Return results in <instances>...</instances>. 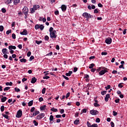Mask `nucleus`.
I'll list each match as a JSON object with an SVG mask.
<instances>
[{
	"instance_id": "nucleus-20",
	"label": "nucleus",
	"mask_w": 127,
	"mask_h": 127,
	"mask_svg": "<svg viewBox=\"0 0 127 127\" xmlns=\"http://www.w3.org/2000/svg\"><path fill=\"white\" fill-rule=\"evenodd\" d=\"M46 109V105H43L40 107V110L41 111H44V110Z\"/></svg>"
},
{
	"instance_id": "nucleus-36",
	"label": "nucleus",
	"mask_w": 127,
	"mask_h": 127,
	"mask_svg": "<svg viewBox=\"0 0 127 127\" xmlns=\"http://www.w3.org/2000/svg\"><path fill=\"white\" fill-rule=\"evenodd\" d=\"M101 95H102V96H104V95H106V94H107V91H101Z\"/></svg>"
},
{
	"instance_id": "nucleus-28",
	"label": "nucleus",
	"mask_w": 127,
	"mask_h": 127,
	"mask_svg": "<svg viewBox=\"0 0 127 127\" xmlns=\"http://www.w3.org/2000/svg\"><path fill=\"white\" fill-rule=\"evenodd\" d=\"M5 85L6 86H12V82H6Z\"/></svg>"
},
{
	"instance_id": "nucleus-16",
	"label": "nucleus",
	"mask_w": 127,
	"mask_h": 127,
	"mask_svg": "<svg viewBox=\"0 0 127 127\" xmlns=\"http://www.w3.org/2000/svg\"><path fill=\"white\" fill-rule=\"evenodd\" d=\"M72 73H73V71H69L68 72V73H65V76H67V77H70V76H71V75H72Z\"/></svg>"
},
{
	"instance_id": "nucleus-3",
	"label": "nucleus",
	"mask_w": 127,
	"mask_h": 127,
	"mask_svg": "<svg viewBox=\"0 0 127 127\" xmlns=\"http://www.w3.org/2000/svg\"><path fill=\"white\" fill-rule=\"evenodd\" d=\"M90 114L92 116H97V115L99 114V111L96 110H92L90 111Z\"/></svg>"
},
{
	"instance_id": "nucleus-10",
	"label": "nucleus",
	"mask_w": 127,
	"mask_h": 127,
	"mask_svg": "<svg viewBox=\"0 0 127 127\" xmlns=\"http://www.w3.org/2000/svg\"><path fill=\"white\" fill-rule=\"evenodd\" d=\"M39 114H40V112H39V111H35V113H33L32 116L31 117V118H33V117H35V116H37Z\"/></svg>"
},
{
	"instance_id": "nucleus-21",
	"label": "nucleus",
	"mask_w": 127,
	"mask_h": 127,
	"mask_svg": "<svg viewBox=\"0 0 127 127\" xmlns=\"http://www.w3.org/2000/svg\"><path fill=\"white\" fill-rule=\"evenodd\" d=\"M51 111H52V112H54V113H56V112H58V109L53 107L51 109Z\"/></svg>"
},
{
	"instance_id": "nucleus-60",
	"label": "nucleus",
	"mask_w": 127,
	"mask_h": 127,
	"mask_svg": "<svg viewBox=\"0 0 127 127\" xmlns=\"http://www.w3.org/2000/svg\"><path fill=\"white\" fill-rule=\"evenodd\" d=\"M17 47H18L19 49H22V45L19 44L17 46Z\"/></svg>"
},
{
	"instance_id": "nucleus-5",
	"label": "nucleus",
	"mask_w": 127,
	"mask_h": 127,
	"mask_svg": "<svg viewBox=\"0 0 127 127\" xmlns=\"http://www.w3.org/2000/svg\"><path fill=\"white\" fill-rule=\"evenodd\" d=\"M44 117H45V114L41 113L36 117V119L41 120V119H43V118H44Z\"/></svg>"
},
{
	"instance_id": "nucleus-64",
	"label": "nucleus",
	"mask_w": 127,
	"mask_h": 127,
	"mask_svg": "<svg viewBox=\"0 0 127 127\" xmlns=\"http://www.w3.org/2000/svg\"><path fill=\"white\" fill-rule=\"evenodd\" d=\"M98 5L99 7H103V4H102V3H99L98 4Z\"/></svg>"
},
{
	"instance_id": "nucleus-39",
	"label": "nucleus",
	"mask_w": 127,
	"mask_h": 127,
	"mask_svg": "<svg viewBox=\"0 0 127 127\" xmlns=\"http://www.w3.org/2000/svg\"><path fill=\"white\" fill-rule=\"evenodd\" d=\"M15 91L17 92V93H18V92H20V89L19 88H17V87H15L14 88Z\"/></svg>"
},
{
	"instance_id": "nucleus-41",
	"label": "nucleus",
	"mask_w": 127,
	"mask_h": 127,
	"mask_svg": "<svg viewBox=\"0 0 127 127\" xmlns=\"http://www.w3.org/2000/svg\"><path fill=\"white\" fill-rule=\"evenodd\" d=\"M94 107H95L96 108H97V107H100V105L98 103H94Z\"/></svg>"
},
{
	"instance_id": "nucleus-26",
	"label": "nucleus",
	"mask_w": 127,
	"mask_h": 127,
	"mask_svg": "<svg viewBox=\"0 0 127 127\" xmlns=\"http://www.w3.org/2000/svg\"><path fill=\"white\" fill-rule=\"evenodd\" d=\"M32 105H33V100H31L28 103L29 107H31V106H32Z\"/></svg>"
},
{
	"instance_id": "nucleus-52",
	"label": "nucleus",
	"mask_w": 127,
	"mask_h": 127,
	"mask_svg": "<svg viewBox=\"0 0 127 127\" xmlns=\"http://www.w3.org/2000/svg\"><path fill=\"white\" fill-rule=\"evenodd\" d=\"M12 37L13 39H15V38H16V36L15 35V34L13 33L12 34Z\"/></svg>"
},
{
	"instance_id": "nucleus-57",
	"label": "nucleus",
	"mask_w": 127,
	"mask_h": 127,
	"mask_svg": "<svg viewBox=\"0 0 127 127\" xmlns=\"http://www.w3.org/2000/svg\"><path fill=\"white\" fill-rule=\"evenodd\" d=\"M3 58L5 59H7V58H8V56H7V55H6V54H4L3 55Z\"/></svg>"
},
{
	"instance_id": "nucleus-42",
	"label": "nucleus",
	"mask_w": 127,
	"mask_h": 127,
	"mask_svg": "<svg viewBox=\"0 0 127 127\" xmlns=\"http://www.w3.org/2000/svg\"><path fill=\"white\" fill-rule=\"evenodd\" d=\"M35 42L37 44H38V45H39V44H40L42 42V41H37V40H36Z\"/></svg>"
},
{
	"instance_id": "nucleus-33",
	"label": "nucleus",
	"mask_w": 127,
	"mask_h": 127,
	"mask_svg": "<svg viewBox=\"0 0 127 127\" xmlns=\"http://www.w3.org/2000/svg\"><path fill=\"white\" fill-rule=\"evenodd\" d=\"M53 120H54V117H53V115H51L50 116V122H52L53 121Z\"/></svg>"
},
{
	"instance_id": "nucleus-24",
	"label": "nucleus",
	"mask_w": 127,
	"mask_h": 127,
	"mask_svg": "<svg viewBox=\"0 0 127 127\" xmlns=\"http://www.w3.org/2000/svg\"><path fill=\"white\" fill-rule=\"evenodd\" d=\"M79 122H80V120H79V119H76L74 122V125H78L79 124Z\"/></svg>"
},
{
	"instance_id": "nucleus-7",
	"label": "nucleus",
	"mask_w": 127,
	"mask_h": 127,
	"mask_svg": "<svg viewBox=\"0 0 127 127\" xmlns=\"http://www.w3.org/2000/svg\"><path fill=\"white\" fill-rule=\"evenodd\" d=\"M90 14H89L87 12H84L82 14V16H83V17H85V18H87V19L90 18Z\"/></svg>"
},
{
	"instance_id": "nucleus-30",
	"label": "nucleus",
	"mask_w": 127,
	"mask_h": 127,
	"mask_svg": "<svg viewBox=\"0 0 127 127\" xmlns=\"http://www.w3.org/2000/svg\"><path fill=\"white\" fill-rule=\"evenodd\" d=\"M40 26V25H38V24H36V25L35 26V29H36V30H37V29H39Z\"/></svg>"
},
{
	"instance_id": "nucleus-11",
	"label": "nucleus",
	"mask_w": 127,
	"mask_h": 127,
	"mask_svg": "<svg viewBox=\"0 0 127 127\" xmlns=\"http://www.w3.org/2000/svg\"><path fill=\"white\" fill-rule=\"evenodd\" d=\"M8 49L9 50H12V49H13L14 50H15V49H16V47H15V46H8Z\"/></svg>"
},
{
	"instance_id": "nucleus-2",
	"label": "nucleus",
	"mask_w": 127,
	"mask_h": 127,
	"mask_svg": "<svg viewBox=\"0 0 127 127\" xmlns=\"http://www.w3.org/2000/svg\"><path fill=\"white\" fill-rule=\"evenodd\" d=\"M21 117H22V111H21V110H19L17 112L16 118L19 119L20 118H21Z\"/></svg>"
},
{
	"instance_id": "nucleus-58",
	"label": "nucleus",
	"mask_w": 127,
	"mask_h": 127,
	"mask_svg": "<svg viewBox=\"0 0 127 127\" xmlns=\"http://www.w3.org/2000/svg\"><path fill=\"white\" fill-rule=\"evenodd\" d=\"M100 122H101V120L100 119V118H97L96 119V123H100Z\"/></svg>"
},
{
	"instance_id": "nucleus-53",
	"label": "nucleus",
	"mask_w": 127,
	"mask_h": 127,
	"mask_svg": "<svg viewBox=\"0 0 127 127\" xmlns=\"http://www.w3.org/2000/svg\"><path fill=\"white\" fill-rule=\"evenodd\" d=\"M113 116H114V117H116V116H117V115H118V112L113 111Z\"/></svg>"
},
{
	"instance_id": "nucleus-44",
	"label": "nucleus",
	"mask_w": 127,
	"mask_h": 127,
	"mask_svg": "<svg viewBox=\"0 0 127 127\" xmlns=\"http://www.w3.org/2000/svg\"><path fill=\"white\" fill-rule=\"evenodd\" d=\"M1 11L3 13H5V12H6V10L5 9V8H2L1 9Z\"/></svg>"
},
{
	"instance_id": "nucleus-37",
	"label": "nucleus",
	"mask_w": 127,
	"mask_h": 127,
	"mask_svg": "<svg viewBox=\"0 0 127 127\" xmlns=\"http://www.w3.org/2000/svg\"><path fill=\"white\" fill-rule=\"evenodd\" d=\"M123 84H124L123 83H120L119 84L118 87L119 88H123V87H124V85H123Z\"/></svg>"
},
{
	"instance_id": "nucleus-47",
	"label": "nucleus",
	"mask_w": 127,
	"mask_h": 127,
	"mask_svg": "<svg viewBox=\"0 0 127 127\" xmlns=\"http://www.w3.org/2000/svg\"><path fill=\"white\" fill-rule=\"evenodd\" d=\"M9 89H10V87H6L4 88V91H8V90H9Z\"/></svg>"
},
{
	"instance_id": "nucleus-62",
	"label": "nucleus",
	"mask_w": 127,
	"mask_h": 127,
	"mask_svg": "<svg viewBox=\"0 0 127 127\" xmlns=\"http://www.w3.org/2000/svg\"><path fill=\"white\" fill-rule=\"evenodd\" d=\"M107 54H108V53H107V52H102V53H101V55H102V56H104V55L106 56V55H107Z\"/></svg>"
},
{
	"instance_id": "nucleus-43",
	"label": "nucleus",
	"mask_w": 127,
	"mask_h": 127,
	"mask_svg": "<svg viewBox=\"0 0 127 127\" xmlns=\"http://www.w3.org/2000/svg\"><path fill=\"white\" fill-rule=\"evenodd\" d=\"M33 59H34V57L33 56H31L30 57V59H29V61H32V60H33Z\"/></svg>"
},
{
	"instance_id": "nucleus-12",
	"label": "nucleus",
	"mask_w": 127,
	"mask_h": 127,
	"mask_svg": "<svg viewBox=\"0 0 127 127\" xmlns=\"http://www.w3.org/2000/svg\"><path fill=\"white\" fill-rule=\"evenodd\" d=\"M20 33L21 35H27V31L26 30H24L22 32H21Z\"/></svg>"
},
{
	"instance_id": "nucleus-63",
	"label": "nucleus",
	"mask_w": 127,
	"mask_h": 127,
	"mask_svg": "<svg viewBox=\"0 0 127 127\" xmlns=\"http://www.w3.org/2000/svg\"><path fill=\"white\" fill-rule=\"evenodd\" d=\"M91 127H98V125L96 124H93L92 125Z\"/></svg>"
},
{
	"instance_id": "nucleus-46",
	"label": "nucleus",
	"mask_w": 127,
	"mask_h": 127,
	"mask_svg": "<svg viewBox=\"0 0 127 127\" xmlns=\"http://www.w3.org/2000/svg\"><path fill=\"white\" fill-rule=\"evenodd\" d=\"M3 29H4L3 26L2 25L0 26V31L1 32L3 31Z\"/></svg>"
},
{
	"instance_id": "nucleus-61",
	"label": "nucleus",
	"mask_w": 127,
	"mask_h": 127,
	"mask_svg": "<svg viewBox=\"0 0 127 127\" xmlns=\"http://www.w3.org/2000/svg\"><path fill=\"white\" fill-rule=\"evenodd\" d=\"M110 125L112 127H115V123H114V122H111Z\"/></svg>"
},
{
	"instance_id": "nucleus-51",
	"label": "nucleus",
	"mask_w": 127,
	"mask_h": 127,
	"mask_svg": "<svg viewBox=\"0 0 127 127\" xmlns=\"http://www.w3.org/2000/svg\"><path fill=\"white\" fill-rule=\"evenodd\" d=\"M9 33H11V30H8L6 32V34H7V35H8Z\"/></svg>"
},
{
	"instance_id": "nucleus-34",
	"label": "nucleus",
	"mask_w": 127,
	"mask_h": 127,
	"mask_svg": "<svg viewBox=\"0 0 127 127\" xmlns=\"http://www.w3.org/2000/svg\"><path fill=\"white\" fill-rule=\"evenodd\" d=\"M40 30H43L44 29V26L43 24L40 25Z\"/></svg>"
},
{
	"instance_id": "nucleus-18",
	"label": "nucleus",
	"mask_w": 127,
	"mask_h": 127,
	"mask_svg": "<svg viewBox=\"0 0 127 127\" xmlns=\"http://www.w3.org/2000/svg\"><path fill=\"white\" fill-rule=\"evenodd\" d=\"M39 7H40L39 5H34L33 6V8L35 9V10H37L38 8H39Z\"/></svg>"
},
{
	"instance_id": "nucleus-35",
	"label": "nucleus",
	"mask_w": 127,
	"mask_h": 127,
	"mask_svg": "<svg viewBox=\"0 0 127 127\" xmlns=\"http://www.w3.org/2000/svg\"><path fill=\"white\" fill-rule=\"evenodd\" d=\"M0 111L2 113L4 111V106L3 105L1 106L0 107Z\"/></svg>"
},
{
	"instance_id": "nucleus-32",
	"label": "nucleus",
	"mask_w": 127,
	"mask_h": 127,
	"mask_svg": "<svg viewBox=\"0 0 127 127\" xmlns=\"http://www.w3.org/2000/svg\"><path fill=\"white\" fill-rule=\"evenodd\" d=\"M99 11H100V10L98 8H96L94 10V13H98Z\"/></svg>"
},
{
	"instance_id": "nucleus-13",
	"label": "nucleus",
	"mask_w": 127,
	"mask_h": 127,
	"mask_svg": "<svg viewBox=\"0 0 127 127\" xmlns=\"http://www.w3.org/2000/svg\"><path fill=\"white\" fill-rule=\"evenodd\" d=\"M36 81H37V79L35 78V77H32L31 82L32 84H34L36 83Z\"/></svg>"
},
{
	"instance_id": "nucleus-55",
	"label": "nucleus",
	"mask_w": 127,
	"mask_h": 127,
	"mask_svg": "<svg viewBox=\"0 0 127 127\" xmlns=\"http://www.w3.org/2000/svg\"><path fill=\"white\" fill-rule=\"evenodd\" d=\"M33 123L34 124L35 126H38V123H37V122H36V121L34 120Z\"/></svg>"
},
{
	"instance_id": "nucleus-19",
	"label": "nucleus",
	"mask_w": 127,
	"mask_h": 127,
	"mask_svg": "<svg viewBox=\"0 0 127 127\" xmlns=\"http://www.w3.org/2000/svg\"><path fill=\"white\" fill-rule=\"evenodd\" d=\"M27 61V60H26L25 59H22L20 60V62L21 63H26Z\"/></svg>"
},
{
	"instance_id": "nucleus-56",
	"label": "nucleus",
	"mask_w": 127,
	"mask_h": 127,
	"mask_svg": "<svg viewBox=\"0 0 127 127\" xmlns=\"http://www.w3.org/2000/svg\"><path fill=\"white\" fill-rule=\"evenodd\" d=\"M43 79H46V80H48V79H50V76H44L43 77Z\"/></svg>"
},
{
	"instance_id": "nucleus-17",
	"label": "nucleus",
	"mask_w": 127,
	"mask_h": 127,
	"mask_svg": "<svg viewBox=\"0 0 127 127\" xmlns=\"http://www.w3.org/2000/svg\"><path fill=\"white\" fill-rule=\"evenodd\" d=\"M6 100H7V98H6V97H3V98L1 99V102L2 103H4Z\"/></svg>"
},
{
	"instance_id": "nucleus-48",
	"label": "nucleus",
	"mask_w": 127,
	"mask_h": 127,
	"mask_svg": "<svg viewBox=\"0 0 127 127\" xmlns=\"http://www.w3.org/2000/svg\"><path fill=\"white\" fill-rule=\"evenodd\" d=\"M30 10H31V13H34L35 11V9H34V8H32L31 9H30Z\"/></svg>"
},
{
	"instance_id": "nucleus-9",
	"label": "nucleus",
	"mask_w": 127,
	"mask_h": 127,
	"mask_svg": "<svg viewBox=\"0 0 127 127\" xmlns=\"http://www.w3.org/2000/svg\"><path fill=\"white\" fill-rule=\"evenodd\" d=\"M61 8H62V11L65 12L67 9V6L63 4L62 5Z\"/></svg>"
},
{
	"instance_id": "nucleus-54",
	"label": "nucleus",
	"mask_w": 127,
	"mask_h": 127,
	"mask_svg": "<svg viewBox=\"0 0 127 127\" xmlns=\"http://www.w3.org/2000/svg\"><path fill=\"white\" fill-rule=\"evenodd\" d=\"M31 56V52H28L27 54V56L28 57H30Z\"/></svg>"
},
{
	"instance_id": "nucleus-22",
	"label": "nucleus",
	"mask_w": 127,
	"mask_h": 127,
	"mask_svg": "<svg viewBox=\"0 0 127 127\" xmlns=\"http://www.w3.org/2000/svg\"><path fill=\"white\" fill-rule=\"evenodd\" d=\"M7 51V49H6V48H4L2 50V53H3V54H6Z\"/></svg>"
},
{
	"instance_id": "nucleus-27",
	"label": "nucleus",
	"mask_w": 127,
	"mask_h": 127,
	"mask_svg": "<svg viewBox=\"0 0 127 127\" xmlns=\"http://www.w3.org/2000/svg\"><path fill=\"white\" fill-rule=\"evenodd\" d=\"M94 66H95V64H90L89 65V69H93V68H94Z\"/></svg>"
},
{
	"instance_id": "nucleus-8",
	"label": "nucleus",
	"mask_w": 127,
	"mask_h": 127,
	"mask_svg": "<svg viewBox=\"0 0 127 127\" xmlns=\"http://www.w3.org/2000/svg\"><path fill=\"white\" fill-rule=\"evenodd\" d=\"M105 42L107 44H111L112 43V38L109 37L106 39Z\"/></svg>"
},
{
	"instance_id": "nucleus-38",
	"label": "nucleus",
	"mask_w": 127,
	"mask_h": 127,
	"mask_svg": "<svg viewBox=\"0 0 127 127\" xmlns=\"http://www.w3.org/2000/svg\"><path fill=\"white\" fill-rule=\"evenodd\" d=\"M105 89L106 91H108V90L111 89V86L110 85H108L107 86L105 87Z\"/></svg>"
},
{
	"instance_id": "nucleus-29",
	"label": "nucleus",
	"mask_w": 127,
	"mask_h": 127,
	"mask_svg": "<svg viewBox=\"0 0 127 127\" xmlns=\"http://www.w3.org/2000/svg\"><path fill=\"white\" fill-rule=\"evenodd\" d=\"M2 117L5 118V119H6V120H8V116L6 115L5 114H1Z\"/></svg>"
},
{
	"instance_id": "nucleus-1",
	"label": "nucleus",
	"mask_w": 127,
	"mask_h": 127,
	"mask_svg": "<svg viewBox=\"0 0 127 127\" xmlns=\"http://www.w3.org/2000/svg\"><path fill=\"white\" fill-rule=\"evenodd\" d=\"M53 29H54L52 27H51L49 29L50 38H52V39H53V38H56V37H57V35H56V30H53Z\"/></svg>"
},
{
	"instance_id": "nucleus-15",
	"label": "nucleus",
	"mask_w": 127,
	"mask_h": 127,
	"mask_svg": "<svg viewBox=\"0 0 127 127\" xmlns=\"http://www.w3.org/2000/svg\"><path fill=\"white\" fill-rule=\"evenodd\" d=\"M12 2V0H5V3L6 4H9Z\"/></svg>"
},
{
	"instance_id": "nucleus-25",
	"label": "nucleus",
	"mask_w": 127,
	"mask_h": 127,
	"mask_svg": "<svg viewBox=\"0 0 127 127\" xmlns=\"http://www.w3.org/2000/svg\"><path fill=\"white\" fill-rule=\"evenodd\" d=\"M85 113H87V109H83L81 110V113L80 115H82V114H85Z\"/></svg>"
},
{
	"instance_id": "nucleus-14",
	"label": "nucleus",
	"mask_w": 127,
	"mask_h": 127,
	"mask_svg": "<svg viewBox=\"0 0 127 127\" xmlns=\"http://www.w3.org/2000/svg\"><path fill=\"white\" fill-rule=\"evenodd\" d=\"M110 97V96L109 94H106V96L105 98V102H108L109 101V99Z\"/></svg>"
},
{
	"instance_id": "nucleus-50",
	"label": "nucleus",
	"mask_w": 127,
	"mask_h": 127,
	"mask_svg": "<svg viewBox=\"0 0 127 127\" xmlns=\"http://www.w3.org/2000/svg\"><path fill=\"white\" fill-rule=\"evenodd\" d=\"M52 54H53V53L52 52H50L49 54L46 55V56H52Z\"/></svg>"
},
{
	"instance_id": "nucleus-49",
	"label": "nucleus",
	"mask_w": 127,
	"mask_h": 127,
	"mask_svg": "<svg viewBox=\"0 0 127 127\" xmlns=\"http://www.w3.org/2000/svg\"><path fill=\"white\" fill-rule=\"evenodd\" d=\"M45 92H46V88H44L42 89V94H45Z\"/></svg>"
},
{
	"instance_id": "nucleus-23",
	"label": "nucleus",
	"mask_w": 127,
	"mask_h": 127,
	"mask_svg": "<svg viewBox=\"0 0 127 127\" xmlns=\"http://www.w3.org/2000/svg\"><path fill=\"white\" fill-rule=\"evenodd\" d=\"M19 1H20V0H14V4L16 5L17 3H19Z\"/></svg>"
},
{
	"instance_id": "nucleus-59",
	"label": "nucleus",
	"mask_w": 127,
	"mask_h": 127,
	"mask_svg": "<svg viewBox=\"0 0 127 127\" xmlns=\"http://www.w3.org/2000/svg\"><path fill=\"white\" fill-rule=\"evenodd\" d=\"M63 78H64V79H65V80H69V77H68L64 75H63Z\"/></svg>"
},
{
	"instance_id": "nucleus-4",
	"label": "nucleus",
	"mask_w": 127,
	"mask_h": 127,
	"mask_svg": "<svg viewBox=\"0 0 127 127\" xmlns=\"http://www.w3.org/2000/svg\"><path fill=\"white\" fill-rule=\"evenodd\" d=\"M107 70H109V69H108L107 68H105L104 69H103V70H101L99 73L100 76H102V75H104L105 73H107V72H108V71Z\"/></svg>"
},
{
	"instance_id": "nucleus-40",
	"label": "nucleus",
	"mask_w": 127,
	"mask_h": 127,
	"mask_svg": "<svg viewBox=\"0 0 127 127\" xmlns=\"http://www.w3.org/2000/svg\"><path fill=\"white\" fill-rule=\"evenodd\" d=\"M87 126L88 127H92V125L91 124V123H90V122H89V121H88L87 122Z\"/></svg>"
},
{
	"instance_id": "nucleus-45",
	"label": "nucleus",
	"mask_w": 127,
	"mask_h": 127,
	"mask_svg": "<svg viewBox=\"0 0 127 127\" xmlns=\"http://www.w3.org/2000/svg\"><path fill=\"white\" fill-rule=\"evenodd\" d=\"M35 111V107H32L30 110L31 113H33V112H34Z\"/></svg>"
},
{
	"instance_id": "nucleus-31",
	"label": "nucleus",
	"mask_w": 127,
	"mask_h": 127,
	"mask_svg": "<svg viewBox=\"0 0 127 127\" xmlns=\"http://www.w3.org/2000/svg\"><path fill=\"white\" fill-rule=\"evenodd\" d=\"M44 39L46 41H48L49 40V37L48 35H46Z\"/></svg>"
},
{
	"instance_id": "nucleus-6",
	"label": "nucleus",
	"mask_w": 127,
	"mask_h": 127,
	"mask_svg": "<svg viewBox=\"0 0 127 127\" xmlns=\"http://www.w3.org/2000/svg\"><path fill=\"white\" fill-rule=\"evenodd\" d=\"M23 12L24 14H28V8H27L26 6H25L23 8Z\"/></svg>"
}]
</instances>
